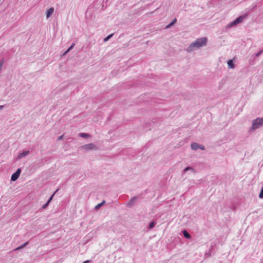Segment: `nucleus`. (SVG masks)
<instances>
[{
  "label": "nucleus",
  "mask_w": 263,
  "mask_h": 263,
  "mask_svg": "<svg viewBox=\"0 0 263 263\" xmlns=\"http://www.w3.org/2000/svg\"><path fill=\"white\" fill-rule=\"evenodd\" d=\"M207 41L208 39L206 37L198 38L188 46L186 49V51L188 52H190L195 50V48H199L205 46L206 44Z\"/></svg>",
  "instance_id": "obj_1"
},
{
  "label": "nucleus",
  "mask_w": 263,
  "mask_h": 263,
  "mask_svg": "<svg viewBox=\"0 0 263 263\" xmlns=\"http://www.w3.org/2000/svg\"><path fill=\"white\" fill-rule=\"evenodd\" d=\"M263 125V118H257L252 121V124L250 129L255 130L260 128Z\"/></svg>",
  "instance_id": "obj_2"
},
{
  "label": "nucleus",
  "mask_w": 263,
  "mask_h": 263,
  "mask_svg": "<svg viewBox=\"0 0 263 263\" xmlns=\"http://www.w3.org/2000/svg\"><path fill=\"white\" fill-rule=\"evenodd\" d=\"M245 17V16H244V15L239 16L236 19H235L234 21H233L231 23L228 24L227 27L231 28V27H234V26H236V25L241 23Z\"/></svg>",
  "instance_id": "obj_3"
},
{
  "label": "nucleus",
  "mask_w": 263,
  "mask_h": 263,
  "mask_svg": "<svg viewBox=\"0 0 263 263\" xmlns=\"http://www.w3.org/2000/svg\"><path fill=\"white\" fill-rule=\"evenodd\" d=\"M139 198L138 196H134L126 203L128 208H132L134 205L136 204L138 199Z\"/></svg>",
  "instance_id": "obj_4"
},
{
  "label": "nucleus",
  "mask_w": 263,
  "mask_h": 263,
  "mask_svg": "<svg viewBox=\"0 0 263 263\" xmlns=\"http://www.w3.org/2000/svg\"><path fill=\"white\" fill-rule=\"evenodd\" d=\"M21 173V168H18L15 172L12 174L11 177V181H16L19 177L20 174Z\"/></svg>",
  "instance_id": "obj_5"
},
{
  "label": "nucleus",
  "mask_w": 263,
  "mask_h": 263,
  "mask_svg": "<svg viewBox=\"0 0 263 263\" xmlns=\"http://www.w3.org/2000/svg\"><path fill=\"white\" fill-rule=\"evenodd\" d=\"M83 147L86 150H92L96 148V145L93 143L84 145Z\"/></svg>",
  "instance_id": "obj_6"
},
{
  "label": "nucleus",
  "mask_w": 263,
  "mask_h": 263,
  "mask_svg": "<svg viewBox=\"0 0 263 263\" xmlns=\"http://www.w3.org/2000/svg\"><path fill=\"white\" fill-rule=\"evenodd\" d=\"M53 12H54V8L53 7H51L50 8L48 9L46 13V17L47 18H49L51 16V15L52 14Z\"/></svg>",
  "instance_id": "obj_7"
},
{
  "label": "nucleus",
  "mask_w": 263,
  "mask_h": 263,
  "mask_svg": "<svg viewBox=\"0 0 263 263\" xmlns=\"http://www.w3.org/2000/svg\"><path fill=\"white\" fill-rule=\"evenodd\" d=\"M29 153V151H23L22 153H20V154L18 156V159H22V158L24 157L25 156L28 155Z\"/></svg>",
  "instance_id": "obj_8"
},
{
  "label": "nucleus",
  "mask_w": 263,
  "mask_h": 263,
  "mask_svg": "<svg viewBox=\"0 0 263 263\" xmlns=\"http://www.w3.org/2000/svg\"><path fill=\"white\" fill-rule=\"evenodd\" d=\"M228 66L230 69L234 68L235 67V64L233 60H229L228 61Z\"/></svg>",
  "instance_id": "obj_9"
},
{
  "label": "nucleus",
  "mask_w": 263,
  "mask_h": 263,
  "mask_svg": "<svg viewBox=\"0 0 263 263\" xmlns=\"http://www.w3.org/2000/svg\"><path fill=\"white\" fill-rule=\"evenodd\" d=\"M182 234L183 236L186 238V239H190L191 238V235L187 232V231L185 230H183L182 231Z\"/></svg>",
  "instance_id": "obj_10"
},
{
  "label": "nucleus",
  "mask_w": 263,
  "mask_h": 263,
  "mask_svg": "<svg viewBox=\"0 0 263 263\" xmlns=\"http://www.w3.org/2000/svg\"><path fill=\"white\" fill-rule=\"evenodd\" d=\"M199 148V144L197 143L194 142L191 144V148L193 150H197Z\"/></svg>",
  "instance_id": "obj_11"
},
{
  "label": "nucleus",
  "mask_w": 263,
  "mask_h": 263,
  "mask_svg": "<svg viewBox=\"0 0 263 263\" xmlns=\"http://www.w3.org/2000/svg\"><path fill=\"white\" fill-rule=\"evenodd\" d=\"M79 137L84 138H88L90 137V135L87 133H81L79 134Z\"/></svg>",
  "instance_id": "obj_12"
},
{
  "label": "nucleus",
  "mask_w": 263,
  "mask_h": 263,
  "mask_svg": "<svg viewBox=\"0 0 263 263\" xmlns=\"http://www.w3.org/2000/svg\"><path fill=\"white\" fill-rule=\"evenodd\" d=\"M156 224V222L155 221H152L149 223L148 230L152 229L155 226Z\"/></svg>",
  "instance_id": "obj_13"
},
{
  "label": "nucleus",
  "mask_w": 263,
  "mask_h": 263,
  "mask_svg": "<svg viewBox=\"0 0 263 263\" xmlns=\"http://www.w3.org/2000/svg\"><path fill=\"white\" fill-rule=\"evenodd\" d=\"M105 201L103 200L101 203L98 204L97 205L95 206V210L99 209V208H100L101 206H102L103 205H104L105 204Z\"/></svg>",
  "instance_id": "obj_14"
},
{
  "label": "nucleus",
  "mask_w": 263,
  "mask_h": 263,
  "mask_svg": "<svg viewBox=\"0 0 263 263\" xmlns=\"http://www.w3.org/2000/svg\"><path fill=\"white\" fill-rule=\"evenodd\" d=\"M176 21H177V20L175 18L171 23H170L169 24H168L166 26V28H170L172 26H173L176 22Z\"/></svg>",
  "instance_id": "obj_15"
},
{
  "label": "nucleus",
  "mask_w": 263,
  "mask_h": 263,
  "mask_svg": "<svg viewBox=\"0 0 263 263\" xmlns=\"http://www.w3.org/2000/svg\"><path fill=\"white\" fill-rule=\"evenodd\" d=\"M74 44L73 43L67 50L65 52L64 55L67 54V53H68L74 47Z\"/></svg>",
  "instance_id": "obj_16"
},
{
  "label": "nucleus",
  "mask_w": 263,
  "mask_h": 263,
  "mask_svg": "<svg viewBox=\"0 0 263 263\" xmlns=\"http://www.w3.org/2000/svg\"><path fill=\"white\" fill-rule=\"evenodd\" d=\"M28 243V242H25L24 244H23L22 245L19 246L18 247H17L15 250H20L21 249H23L25 247H26L27 244Z\"/></svg>",
  "instance_id": "obj_17"
},
{
  "label": "nucleus",
  "mask_w": 263,
  "mask_h": 263,
  "mask_svg": "<svg viewBox=\"0 0 263 263\" xmlns=\"http://www.w3.org/2000/svg\"><path fill=\"white\" fill-rule=\"evenodd\" d=\"M114 33H111V34L108 35V36H107L105 38H104V42H107L114 35Z\"/></svg>",
  "instance_id": "obj_18"
},
{
  "label": "nucleus",
  "mask_w": 263,
  "mask_h": 263,
  "mask_svg": "<svg viewBox=\"0 0 263 263\" xmlns=\"http://www.w3.org/2000/svg\"><path fill=\"white\" fill-rule=\"evenodd\" d=\"M59 189H57L55 192L50 197V198L48 199L47 200V202L48 203H50V202L52 201V199H53V196L58 191Z\"/></svg>",
  "instance_id": "obj_19"
},
{
  "label": "nucleus",
  "mask_w": 263,
  "mask_h": 263,
  "mask_svg": "<svg viewBox=\"0 0 263 263\" xmlns=\"http://www.w3.org/2000/svg\"><path fill=\"white\" fill-rule=\"evenodd\" d=\"M189 170L193 171L194 169L192 167L187 166L186 168H185V169L183 171V173H186L187 171H188Z\"/></svg>",
  "instance_id": "obj_20"
},
{
  "label": "nucleus",
  "mask_w": 263,
  "mask_h": 263,
  "mask_svg": "<svg viewBox=\"0 0 263 263\" xmlns=\"http://www.w3.org/2000/svg\"><path fill=\"white\" fill-rule=\"evenodd\" d=\"M258 197H259V198H261V199L263 198V186L261 187V191H260V193L259 194Z\"/></svg>",
  "instance_id": "obj_21"
},
{
  "label": "nucleus",
  "mask_w": 263,
  "mask_h": 263,
  "mask_svg": "<svg viewBox=\"0 0 263 263\" xmlns=\"http://www.w3.org/2000/svg\"><path fill=\"white\" fill-rule=\"evenodd\" d=\"M263 52V49L261 50L259 52H258L257 53L255 54L256 57H259Z\"/></svg>",
  "instance_id": "obj_22"
},
{
  "label": "nucleus",
  "mask_w": 263,
  "mask_h": 263,
  "mask_svg": "<svg viewBox=\"0 0 263 263\" xmlns=\"http://www.w3.org/2000/svg\"><path fill=\"white\" fill-rule=\"evenodd\" d=\"M49 203H48L47 201L42 206V208L43 209H46L48 206L49 205Z\"/></svg>",
  "instance_id": "obj_23"
},
{
  "label": "nucleus",
  "mask_w": 263,
  "mask_h": 263,
  "mask_svg": "<svg viewBox=\"0 0 263 263\" xmlns=\"http://www.w3.org/2000/svg\"><path fill=\"white\" fill-rule=\"evenodd\" d=\"M199 148H200L202 150H204L205 149L204 146H203L202 145H200V144H199Z\"/></svg>",
  "instance_id": "obj_24"
},
{
  "label": "nucleus",
  "mask_w": 263,
  "mask_h": 263,
  "mask_svg": "<svg viewBox=\"0 0 263 263\" xmlns=\"http://www.w3.org/2000/svg\"><path fill=\"white\" fill-rule=\"evenodd\" d=\"M63 135H61L58 138V140H61L63 138Z\"/></svg>",
  "instance_id": "obj_25"
},
{
  "label": "nucleus",
  "mask_w": 263,
  "mask_h": 263,
  "mask_svg": "<svg viewBox=\"0 0 263 263\" xmlns=\"http://www.w3.org/2000/svg\"><path fill=\"white\" fill-rule=\"evenodd\" d=\"M90 262H91V260H87L83 262V263H90Z\"/></svg>",
  "instance_id": "obj_26"
},
{
  "label": "nucleus",
  "mask_w": 263,
  "mask_h": 263,
  "mask_svg": "<svg viewBox=\"0 0 263 263\" xmlns=\"http://www.w3.org/2000/svg\"><path fill=\"white\" fill-rule=\"evenodd\" d=\"M4 107V105H0V109H3Z\"/></svg>",
  "instance_id": "obj_27"
}]
</instances>
